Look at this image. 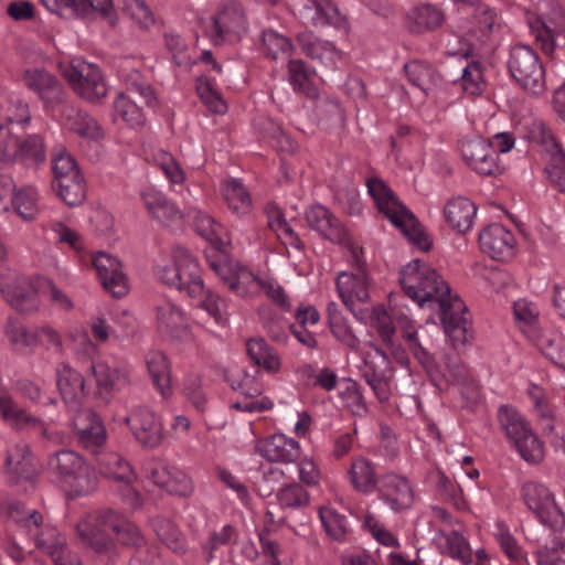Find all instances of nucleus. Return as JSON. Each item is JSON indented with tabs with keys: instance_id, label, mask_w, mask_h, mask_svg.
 <instances>
[{
	"instance_id": "nucleus-10",
	"label": "nucleus",
	"mask_w": 565,
	"mask_h": 565,
	"mask_svg": "<svg viewBox=\"0 0 565 565\" xmlns=\"http://www.w3.org/2000/svg\"><path fill=\"white\" fill-rule=\"evenodd\" d=\"M45 160L43 139L38 134L20 138L13 129L0 124V167H7L14 161L25 164H38Z\"/></svg>"
},
{
	"instance_id": "nucleus-31",
	"label": "nucleus",
	"mask_w": 565,
	"mask_h": 565,
	"mask_svg": "<svg viewBox=\"0 0 565 565\" xmlns=\"http://www.w3.org/2000/svg\"><path fill=\"white\" fill-rule=\"evenodd\" d=\"M6 471L14 482L31 481L38 476L30 446L20 441L7 450Z\"/></svg>"
},
{
	"instance_id": "nucleus-48",
	"label": "nucleus",
	"mask_w": 565,
	"mask_h": 565,
	"mask_svg": "<svg viewBox=\"0 0 565 565\" xmlns=\"http://www.w3.org/2000/svg\"><path fill=\"white\" fill-rule=\"evenodd\" d=\"M266 215L269 230L276 235L282 247H303L292 227L287 223L276 204H267Z\"/></svg>"
},
{
	"instance_id": "nucleus-41",
	"label": "nucleus",
	"mask_w": 565,
	"mask_h": 565,
	"mask_svg": "<svg viewBox=\"0 0 565 565\" xmlns=\"http://www.w3.org/2000/svg\"><path fill=\"white\" fill-rule=\"evenodd\" d=\"M445 21L444 12L437 6L423 3L407 13V26L413 33H425L441 26Z\"/></svg>"
},
{
	"instance_id": "nucleus-26",
	"label": "nucleus",
	"mask_w": 565,
	"mask_h": 565,
	"mask_svg": "<svg viewBox=\"0 0 565 565\" xmlns=\"http://www.w3.org/2000/svg\"><path fill=\"white\" fill-rule=\"evenodd\" d=\"M303 22L315 26L331 25L339 30H348V21L331 0H306L299 9Z\"/></svg>"
},
{
	"instance_id": "nucleus-60",
	"label": "nucleus",
	"mask_w": 565,
	"mask_h": 565,
	"mask_svg": "<svg viewBox=\"0 0 565 565\" xmlns=\"http://www.w3.org/2000/svg\"><path fill=\"white\" fill-rule=\"evenodd\" d=\"M6 514L13 522L23 525L29 532L43 525V516L35 510H28L18 501H9L6 504Z\"/></svg>"
},
{
	"instance_id": "nucleus-22",
	"label": "nucleus",
	"mask_w": 565,
	"mask_h": 565,
	"mask_svg": "<svg viewBox=\"0 0 565 565\" xmlns=\"http://www.w3.org/2000/svg\"><path fill=\"white\" fill-rule=\"evenodd\" d=\"M136 440L145 447H158L164 437L163 425L153 411L146 406L135 407L125 418Z\"/></svg>"
},
{
	"instance_id": "nucleus-28",
	"label": "nucleus",
	"mask_w": 565,
	"mask_h": 565,
	"mask_svg": "<svg viewBox=\"0 0 565 565\" xmlns=\"http://www.w3.org/2000/svg\"><path fill=\"white\" fill-rule=\"evenodd\" d=\"M234 388L241 394V398L233 403V407L247 413H260L273 408V401L262 395L260 382L249 374H244L234 384Z\"/></svg>"
},
{
	"instance_id": "nucleus-37",
	"label": "nucleus",
	"mask_w": 565,
	"mask_h": 565,
	"mask_svg": "<svg viewBox=\"0 0 565 565\" xmlns=\"http://www.w3.org/2000/svg\"><path fill=\"white\" fill-rule=\"evenodd\" d=\"M3 212L13 211L23 221H33L40 212V193L33 185L19 186L10 199V205L1 206Z\"/></svg>"
},
{
	"instance_id": "nucleus-61",
	"label": "nucleus",
	"mask_w": 565,
	"mask_h": 565,
	"mask_svg": "<svg viewBox=\"0 0 565 565\" xmlns=\"http://www.w3.org/2000/svg\"><path fill=\"white\" fill-rule=\"evenodd\" d=\"M369 324L377 332L383 343H391L395 339L394 322L383 306H375L367 310Z\"/></svg>"
},
{
	"instance_id": "nucleus-50",
	"label": "nucleus",
	"mask_w": 565,
	"mask_h": 565,
	"mask_svg": "<svg viewBox=\"0 0 565 565\" xmlns=\"http://www.w3.org/2000/svg\"><path fill=\"white\" fill-rule=\"evenodd\" d=\"M396 321L401 330L402 338L407 342L408 348L413 352L414 356L424 367H431L434 360L428 351L420 344L414 320L406 315H401L396 318Z\"/></svg>"
},
{
	"instance_id": "nucleus-34",
	"label": "nucleus",
	"mask_w": 565,
	"mask_h": 565,
	"mask_svg": "<svg viewBox=\"0 0 565 565\" xmlns=\"http://www.w3.org/2000/svg\"><path fill=\"white\" fill-rule=\"evenodd\" d=\"M298 43L307 56L328 67L335 68L343 62L342 51L337 49L332 42L319 39L310 32L300 33Z\"/></svg>"
},
{
	"instance_id": "nucleus-6",
	"label": "nucleus",
	"mask_w": 565,
	"mask_h": 565,
	"mask_svg": "<svg viewBox=\"0 0 565 565\" xmlns=\"http://www.w3.org/2000/svg\"><path fill=\"white\" fill-rule=\"evenodd\" d=\"M498 422L511 447L530 463L544 457V445L534 433L529 420L514 407L503 405L498 409Z\"/></svg>"
},
{
	"instance_id": "nucleus-3",
	"label": "nucleus",
	"mask_w": 565,
	"mask_h": 565,
	"mask_svg": "<svg viewBox=\"0 0 565 565\" xmlns=\"http://www.w3.org/2000/svg\"><path fill=\"white\" fill-rule=\"evenodd\" d=\"M526 22L545 55L565 50V9L559 0H539L535 12L527 13Z\"/></svg>"
},
{
	"instance_id": "nucleus-18",
	"label": "nucleus",
	"mask_w": 565,
	"mask_h": 565,
	"mask_svg": "<svg viewBox=\"0 0 565 565\" xmlns=\"http://www.w3.org/2000/svg\"><path fill=\"white\" fill-rule=\"evenodd\" d=\"M0 292L12 307L29 310L35 306L36 277H25L14 269L6 268L0 271Z\"/></svg>"
},
{
	"instance_id": "nucleus-44",
	"label": "nucleus",
	"mask_w": 565,
	"mask_h": 565,
	"mask_svg": "<svg viewBox=\"0 0 565 565\" xmlns=\"http://www.w3.org/2000/svg\"><path fill=\"white\" fill-rule=\"evenodd\" d=\"M151 525L157 537L173 553L184 555L188 552L184 534L171 520L157 516L151 520Z\"/></svg>"
},
{
	"instance_id": "nucleus-5",
	"label": "nucleus",
	"mask_w": 565,
	"mask_h": 565,
	"mask_svg": "<svg viewBox=\"0 0 565 565\" xmlns=\"http://www.w3.org/2000/svg\"><path fill=\"white\" fill-rule=\"evenodd\" d=\"M120 77L126 92H120L114 100V120L120 119L136 129L143 126L146 117L141 107L132 99V95H138L150 108L157 107L158 98L148 79L138 70H122Z\"/></svg>"
},
{
	"instance_id": "nucleus-14",
	"label": "nucleus",
	"mask_w": 565,
	"mask_h": 565,
	"mask_svg": "<svg viewBox=\"0 0 565 565\" xmlns=\"http://www.w3.org/2000/svg\"><path fill=\"white\" fill-rule=\"evenodd\" d=\"M63 74L74 92L90 103L99 100L107 94L100 70L90 63L74 60L63 70Z\"/></svg>"
},
{
	"instance_id": "nucleus-59",
	"label": "nucleus",
	"mask_w": 565,
	"mask_h": 565,
	"mask_svg": "<svg viewBox=\"0 0 565 565\" xmlns=\"http://www.w3.org/2000/svg\"><path fill=\"white\" fill-rule=\"evenodd\" d=\"M152 160L171 184L182 185L185 182V171L170 152L158 150L153 153Z\"/></svg>"
},
{
	"instance_id": "nucleus-54",
	"label": "nucleus",
	"mask_w": 565,
	"mask_h": 565,
	"mask_svg": "<svg viewBox=\"0 0 565 565\" xmlns=\"http://www.w3.org/2000/svg\"><path fill=\"white\" fill-rule=\"evenodd\" d=\"M31 533L35 536V544L39 550L50 555L52 559L61 561L58 550L66 546V543L56 527L46 524Z\"/></svg>"
},
{
	"instance_id": "nucleus-7",
	"label": "nucleus",
	"mask_w": 565,
	"mask_h": 565,
	"mask_svg": "<svg viewBox=\"0 0 565 565\" xmlns=\"http://www.w3.org/2000/svg\"><path fill=\"white\" fill-rule=\"evenodd\" d=\"M211 269L218 276L230 291L242 298L259 295L260 276L232 258L227 249H205Z\"/></svg>"
},
{
	"instance_id": "nucleus-8",
	"label": "nucleus",
	"mask_w": 565,
	"mask_h": 565,
	"mask_svg": "<svg viewBox=\"0 0 565 565\" xmlns=\"http://www.w3.org/2000/svg\"><path fill=\"white\" fill-rule=\"evenodd\" d=\"M47 469L62 479L76 495L94 492L98 479L93 468L75 451L58 450L47 459Z\"/></svg>"
},
{
	"instance_id": "nucleus-63",
	"label": "nucleus",
	"mask_w": 565,
	"mask_h": 565,
	"mask_svg": "<svg viewBox=\"0 0 565 565\" xmlns=\"http://www.w3.org/2000/svg\"><path fill=\"white\" fill-rule=\"evenodd\" d=\"M455 85L459 86L468 96L480 95L486 85L480 64L476 62L468 63L462 68L461 77Z\"/></svg>"
},
{
	"instance_id": "nucleus-24",
	"label": "nucleus",
	"mask_w": 565,
	"mask_h": 565,
	"mask_svg": "<svg viewBox=\"0 0 565 565\" xmlns=\"http://www.w3.org/2000/svg\"><path fill=\"white\" fill-rule=\"evenodd\" d=\"M53 117L57 118L65 129L84 139L98 141L104 137V130L98 121L87 113L67 104L66 99L57 107L56 116Z\"/></svg>"
},
{
	"instance_id": "nucleus-27",
	"label": "nucleus",
	"mask_w": 565,
	"mask_h": 565,
	"mask_svg": "<svg viewBox=\"0 0 565 565\" xmlns=\"http://www.w3.org/2000/svg\"><path fill=\"white\" fill-rule=\"evenodd\" d=\"M73 426L79 444L85 449L96 452L106 443L107 434L104 424L92 409H79L73 418Z\"/></svg>"
},
{
	"instance_id": "nucleus-39",
	"label": "nucleus",
	"mask_w": 565,
	"mask_h": 565,
	"mask_svg": "<svg viewBox=\"0 0 565 565\" xmlns=\"http://www.w3.org/2000/svg\"><path fill=\"white\" fill-rule=\"evenodd\" d=\"M289 82L295 92L309 98L318 96V75L307 62L298 58L288 62Z\"/></svg>"
},
{
	"instance_id": "nucleus-46",
	"label": "nucleus",
	"mask_w": 565,
	"mask_h": 565,
	"mask_svg": "<svg viewBox=\"0 0 565 565\" xmlns=\"http://www.w3.org/2000/svg\"><path fill=\"white\" fill-rule=\"evenodd\" d=\"M148 372L152 382L162 397H169L172 394L171 370L167 356L159 351L148 353L146 359Z\"/></svg>"
},
{
	"instance_id": "nucleus-1",
	"label": "nucleus",
	"mask_w": 565,
	"mask_h": 565,
	"mask_svg": "<svg viewBox=\"0 0 565 565\" xmlns=\"http://www.w3.org/2000/svg\"><path fill=\"white\" fill-rule=\"evenodd\" d=\"M399 284L405 295L419 307L437 303L445 332L454 343L467 342V307L457 295L451 294L449 285L435 268L423 259L415 258L402 267Z\"/></svg>"
},
{
	"instance_id": "nucleus-12",
	"label": "nucleus",
	"mask_w": 565,
	"mask_h": 565,
	"mask_svg": "<svg viewBox=\"0 0 565 565\" xmlns=\"http://www.w3.org/2000/svg\"><path fill=\"white\" fill-rule=\"evenodd\" d=\"M21 82L43 102L45 111L56 116L57 107L66 98V93L56 76L43 67L32 66L22 72Z\"/></svg>"
},
{
	"instance_id": "nucleus-29",
	"label": "nucleus",
	"mask_w": 565,
	"mask_h": 565,
	"mask_svg": "<svg viewBox=\"0 0 565 565\" xmlns=\"http://www.w3.org/2000/svg\"><path fill=\"white\" fill-rule=\"evenodd\" d=\"M257 449L264 458L271 462L291 463L301 455L300 444L284 434H275L258 443Z\"/></svg>"
},
{
	"instance_id": "nucleus-45",
	"label": "nucleus",
	"mask_w": 565,
	"mask_h": 565,
	"mask_svg": "<svg viewBox=\"0 0 565 565\" xmlns=\"http://www.w3.org/2000/svg\"><path fill=\"white\" fill-rule=\"evenodd\" d=\"M92 371L99 392L110 393L115 390H120L129 383L127 370L109 365L106 362L93 364Z\"/></svg>"
},
{
	"instance_id": "nucleus-15",
	"label": "nucleus",
	"mask_w": 565,
	"mask_h": 565,
	"mask_svg": "<svg viewBox=\"0 0 565 565\" xmlns=\"http://www.w3.org/2000/svg\"><path fill=\"white\" fill-rule=\"evenodd\" d=\"M247 23L242 6L235 1L223 2L211 20L210 33L215 44L236 42L246 32Z\"/></svg>"
},
{
	"instance_id": "nucleus-52",
	"label": "nucleus",
	"mask_w": 565,
	"mask_h": 565,
	"mask_svg": "<svg viewBox=\"0 0 565 565\" xmlns=\"http://www.w3.org/2000/svg\"><path fill=\"white\" fill-rule=\"evenodd\" d=\"M102 472L116 482H134L136 475L129 462L116 452L103 454L98 459Z\"/></svg>"
},
{
	"instance_id": "nucleus-13",
	"label": "nucleus",
	"mask_w": 565,
	"mask_h": 565,
	"mask_svg": "<svg viewBox=\"0 0 565 565\" xmlns=\"http://www.w3.org/2000/svg\"><path fill=\"white\" fill-rule=\"evenodd\" d=\"M110 509L87 513L77 524L76 534L81 544L97 554H110L115 551L114 540L106 533Z\"/></svg>"
},
{
	"instance_id": "nucleus-32",
	"label": "nucleus",
	"mask_w": 565,
	"mask_h": 565,
	"mask_svg": "<svg viewBox=\"0 0 565 565\" xmlns=\"http://www.w3.org/2000/svg\"><path fill=\"white\" fill-rule=\"evenodd\" d=\"M149 477L156 486L173 495L189 497L194 491L191 478L177 467L157 465Z\"/></svg>"
},
{
	"instance_id": "nucleus-64",
	"label": "nucleus",
	"mask_w": 565,
	"mask_h": 565,
	"mask_svg": "<svg viewBox=\"0 0 565 565\" xmlns=\"http://www.w3.org/2000/svg\"><path fill=\"white\" fill-rule=\"evenodd\" d=\"M320 520L326 532L334 540H342L345 537L349 525L347 518L338 513L330 507H323L319 511Z\"/></svg>"
},
{
	"instance_id": "nucleus-4",
	"label": "nucleus",
	"mask_w": 565,
	"mask_h": 565,
	"mask_svg": "<svg viewBox=\"0 0 565 565\" xmlns=\"http://www.w3.org/2000/svg\"><path fill=\"white\" fill-rule=\"evenodd\" d=\"M154 270L164 284L185 291L191 298L204 294L199 265L186 249H166L156 260Z\"/></svg>"
},
{
	"instance_id": "nucleus-23",
	"label": "nucleus",
	"mask_w": 565,
	"mask_h": 565,
	"mask_svg": "<svg viewBox=\"0 0 565 565\" xmlns=\"http://www.w3.org/2000/svg\"><path fill=\"white\" fill-rule=\"evenodd\" d=\"M376 490L380 500L395 512L407 510L414 503V489L405 476L387 472L380 478Z\"/></svg>"
},
{
	"instance_id": "nucleus-9",
	"label": "nucleus",
	"mask_w": 565,
	"mask_h": 565,
	"mask_svg": "<svg viewBox=\"0 0 565 565\" xmlns=\"http://www.w3.org/2000/svg\"><path fill=\"white\" fill-rule=\"evenodd\" d=\"M508 68L523 89L533 95L545 92V72L537 53L531 46L524 44L513 46L510 51Z\"/></svg>"
},
{
	"instance_id": "nucleus-56",
	"label": "nucleus",
	"mask_w": 565,
	"mask_h": 565,
	"mask_svg": "<svg viewBox=\"0 0 565 565\" xmlns=\"http://www.w3.org/2000/svg\"><path fill=\"white\" fill-rule=\"evenodd\" d=\"M156 311L159 327L167 332L172 333L186 326L183 311L170 300H162L158 303Z\"/></svg>"
},
{
	"instance_id": "nucleus-11",
	"label": "nucleus",
	"mask_w": 565,
	"mask_h": 565,
	"mask_svg": "<svg viewBox=\"0 0 565 565\" xmlns=\"http://www.w3.org/2000/svg\"><path fill=\"white\" fill-rule=\"evenodd\" d=\"M521 497L525 505L539 520L555 531L565 527V513L556 503L554 493L543 483L526 481L522 484Z\"/></svg>"
},
{
	"instance_id": "nucleus-20",
	"label": "nucleus",
	"mask_w": 565,
	"mask_h": 565,
	"mask_svg": "<svg viewBox=\"0 0 565 565\" xmlns=\"http://www.w3.org/2000/svg\"><path fill=\"white\" fill-rule=\"evenodd\" d=\"M459 148L465 162L477 173L493 175L500 172L495 151L489 140L479 136L463 138Z\"/></svg>"
},
{
	"instance_id": "nucleus-25",
	"label": "nucleus",
	"mask_w": 565,
	"mask_h": 565,
	"mask_svg": "<svg viewBox=\"0 0 565 565\" xmlns=\"http://www.w3.org/2000/svg\"><path fill=\"white\" fill-rule=\"evenodd\" d=\"M467 14H471L472 20L467 26H459V38L469 36L484 42L501 29V17L488 4L479 3L473 8H468Z\"/></svg>"
},
{
	"instance_id": "nucleus-21",
	"label": "nucleus",
	"mask_w": 565,
	"mask_h": 565,
	"mask_svg": "<svg viewBox=\"0 0 565 565\" xmlns=\"http://www.w3.org/2000/svg\"><path fill=\"white\" fill-rule=\"evenodd\" d=\"M306 221L310 228L326 237L330 243L343 247H354L348 228L326 206L315 204L308 207Z\"/></svg>"
},
{
	"instance_id": "nucleus-58",
	"label": "nucleus",
	"mask_w": 565,
	"mask_h": 565,
	"mask_svg": "<svg viewBox=\"0 0 565 565\" xmlns=\"http://www.w3.org/2000/svg\"><path fill=\"white\" fill-rule=\"evenodd\" d=\"M53 181H62L66 178H77L82 174L73 156L62 146L52 151Z\"/></svg>"
},
{
	"instance_id": "nucleus-38",
	"label": "nucleus",
	"mask_w": 565,
	"mask_h": 565,
	"mask_svg": "<svg viewBox=\"0 0 565 565\" xmlns=\"http://www.w3.org/2000/svg\"><path fill=\"white\" fill-rule=\"evenodd\" d=\"M347 473L353 489L364 494L374 492L380 483L373 462L363 456L352 459Z\"/></svg>"
},
{
	"instance_id": "nucleus-53",
	"label": "nucleus",
	"mask_w": 565,
	"mask_h": 565,
	"mask_svg": "<svg viewBox=\"0 0 565 565\" xmlns=\"http://www.w3.org/2000/svg\"><path fill=\"white\" fill-rule=\"evenodd\" d=\"M527 395L532 402L533 411L539 419L545 425V428L553 429L555 420V408L546 391L534 383L527 387Z\"/></svg>"
},
{
	"instance_id": "nucleus-40",
	"label": "nucleus",
	"mask_w": 565,
	"mask_h": 565,
	"mask_svg": "<svg viewBox=\"0 0 565 565\" xmlns=\"http://www.w3.org/2000/svg\"><path fill=\"white\" fill-rule=\"evenodd\" d=\"M476 213V205L462 196L449 200L444 209V216L448 225L461 234L471 228Z\"/></svg>"
},
{
	"instance_id": "nucleus-42",
	"label": "nucleus",
	"mask_w": 565,
	"mask_h": 565,
	"mask_svg": "<svg viewBox=\"0 0 565 565\" xmlns=\"http://www.w3.org/2000/svg\"><path fill=\"white\" fill-rule=\"evenodd\" d=\"M193 223L196 233L210 243L212 247H226L232 244L230 234L224 226L207 213L195 211Z\"/></svg>"
},
{
	"instance_id": "nucleus-30",
	"label": "nucleus",
	"mask_w": 565,
	"mask_h": 565,
	"mask_svg": "<svg viewBox=\"0 0 565 565\" xmlns=\"http://www.w3.org/2000/svg\"><path fill=\"white\" fill-rule=\"evenodd\" d=\"M51 12L60 15L87 14L90 11L99 12L104 18L114 23L113 0H40Z\"/></svg>"
},
{
	"instance_id": "nucleus-43",
	"label": "nucleus",
	"mask_w": 565,
	"mask_h": 565,
	"mask_svg": "<svg viewBox=\"0 0 565 565\" xmlns=\"http://www.w3.org/2000/svg\"><path fill=\"white\" fill-rule=\"evenodd\" d=\"M405 74L412 85L428 95L440 82L436 68L428 62L414 60L404 65Z\"/></svg>"
},
{
	"instance_id": "nucleus-47",
	"label": "nucleus",
	"mask_w": 565,
	"mask_h": 565,
	"mask_svg": "<svg viewBox=\"0 0 565 565\" xmlns=\"http://www.w3.org/2000/svg\"><path fill=\"white\" fill-rule=\"evenodd\" d=\"M535 345L552 363L565 371V338L550 330L540 331Z\"/></svg>"
},
{
	"instance_id": "nucleus-36",
	"label": "nucleus",
	"mask_w": 565,
	"mask_h": 565,
	"mask_svg": "<svg viewBox=\"0 0 565 565\" xmlns=\"http://www.w3.org/2000/svg\"><path fill=\"white\" fill-rule=\"evenodd\" d=\"M56 382L58 391L68 405L77 406L86 396L83 375L66 363L56 367Z\"/></svg>"
},
{
	"instance_id": "nucleus-62",
	"label": "nucleus",
	"mask_w": 565,
	"mask_h": 565,
	"mask_svg": "<svg viewBox=\"0 0 565 565\" xmlns=\"http://www.w3.org/2000/svg\"><path fill=\"white\" fill-rule=\"evenodd\" d=\"M479 247H515L514 235L503 225L494 223L479 234Z\"/></svg>"
},
{
	"instance_id": "nucleus-35",
	"label": "nucleus",
	"mask_w": 565,
	"mask_h": 565,
	"mask_svg": "<svg viewBox=\"0 0 565 565\" xmlns=\"http://www.w3.org/2000/svg\"><path fill=\"white\" fill-rule=\"evenodd\" d=\"M434 543L441 555L448 556L462 565H470L473 561L470 544L458 530H438Z\"/></svg>"
},
{
	"instance_id": "nucleus-51",
	"label": "nucleus",
	"mask_w": 565,
	"mask_h": 565,
	"mask_svg": "<svg viewBox=\"0 0 565 565\" xmlns=\"http://www.w3.org/2000/svg\"><path fill=\"white\" fill-rule=\"evenodd\" d=\"M108 529L124 545L139 547L145 544V537L138 526L113 510L108 516Z\"/></svg>"
},
{
	"instance_id": "nucleus-16",
	"label": "nucleus",
	"mask_w": 565,
	"mask_h": 565,
	"mask_svg": "<svg viewBox=\"0 0 565 565\" xmlns=\"http://www.w3.org/2000/svg\"><path fill=\"white\" fill-rule=\"evenodd\" d=\"M530 134L531 138L550 154L545 168L548 180L559 192L565 194V151L544 122H534Z\"/></svg>"
},
{
	"instance_id": "nucleus-57",
	"label": "nucleus",
	"mask_w": 565,
	"mask_h": 565,
	"mask_svg": "<svg viewBox=\"0 0 565 565\" xmlns=\"http://www.w3.org/2000/svg\"><path fill=\"white\" fill-rule=\"evenodd\" d=\"M52 188L70 206L78 205L85 199V180L82 174L77 175V178L52 181Z\"/></svg>"
},
{
	"instance_id": "nucleus-17",
	"label": "nucleus",
	"mask_w": 565,
	"mask_h": 565,
	"mask_svg": "<svg viewBox=\"0 0 565 565\" xmlns=\"http://www.w3.org/2000/svg\"><path fill=\"white\" fill-rule=\"evenodd\" d=\"M351 257L360 271L358 274L341 273L337 279V290L344 306L354 311L356 302L369 300V280L365 274L366 263L363 258V249H350Z\"/></svg>"
},
{
	"instance_id": "nucleus-55",
	"label": "nucleus",
	"mask_w": 565,
	"mask_h": 565,
	"mask_svg": "<svg viewBox=\"0 0 565 565\" xmlns=\"http://www.w3.org/2000/svg\"><path fill=\"white\" fill-rule=\"evenodd\" d=\"M4 334L10 344L14 348L34 352L36 348L35 328L28 329L18 320L10 319L6 324Z\"/></svg>"
},
{
	"instance_id": "nucleus-49",
	"label": "nucleus",
	"mask_w": 565,
	"mask_h": 565,
	"mask_svg": "<svg viewBox=\"0 0 565 565\" xmlns=\"http://www.w3.org/2000/svg\"><path fill=\"white\" fill-rule=\"evenodd\" d=\"M222 193L228 209L237 214L245 215L250 211L252 198L246 186L237 179H228L222 185Z\"/></svg>"
},
{
	"instance_id": "nucleus-19",
	"label": "nucleus",
	"mask_w": 565,
	"mask_h": 565,
	"mask_svg": "<svg viewBox=\"0 0 565 565\" xmlns=\"http://www.w3.org/2000/svg\"><path fill=\"white\" fill-rule=\"evenodd\" d=\"M372 353L365 359L363 377L380 402L388 401L394 370L387 354L376 345H371Z\"/></svg>"
},
{
	"instance_id": "nucleus-2",
	"label": "nucleus",
	"mask_w": 565,
	"mask_h": 565,
	"mask_svg": "<svg viewBox=\"0 0 565 565\" xmlns=\"http://www.w3.org/2000/svg\"><path fill=\"white\" fill-rule=\"evenodd\" d=\"M366 188L377 210L399 230L411 244L415 247H431V241L419 221L382 179H367Z\"/></svg>"
},
{
	"instance_id": "nucleus-33",
	"label": "nucleus",
	"mask_w": 565,
	"mask_h": 565,
	"mask_svg": "<svg viewBox=\"0 0 565 565\" xmlns=\"http://www.w3.org/2000/svg\"><path fill=\"white\" fill-rule=\"evenodd\" d=\"M0 416L7 424L17 429H39L47 438H53L52 435L47 434L43 420L21 408L8 392L0 393Z\"/></svg>"
}]
</instances>
